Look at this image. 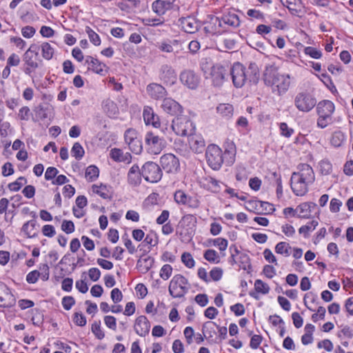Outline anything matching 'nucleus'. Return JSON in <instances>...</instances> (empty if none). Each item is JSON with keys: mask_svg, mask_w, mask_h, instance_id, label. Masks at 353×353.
I'll return each instance as SVG.
<instances>
[{"mask_svg": "<svg viewBox=\"0 0 353 353\" xmlns=\"http://www.w3.org/2000/svg\"><path fill=\"white\" fill-rule=\"evenodd\" d=\"M296 171L292 172L290 178V186L296 196H303L308 191V186L315 181V174L312 168L307 163H300Z\"/></svg>", "mask_w": 353, "mask_h": 353, "instance_id": "f257e3e1", "label": "nucleus"}, {"mask_svg": "<svg viewBox=\"0 0 353 353\" xmlns=\"http://www.w3.org/2000/svg\"><path fill=\"white\" fill-rule=\"evenodd\" d=\"M263 81L278 95L285 93L290 85V76L281 74L277 68L272 65L266 67L263 73Z\"/></svg>", "mask_w": 353, "mask_h": 353, "instance_id": "f03ea898", "label": "nucleus"}, {"mask_svg": "<svg viewBox=\"0 0 353 353\" xmlns=\"http://www.w3.org/2000/svg\"><path fill=\"white\" fill-rule=\"evenodd\" d=\"M335 110L334 104L329 100H323L317 104L316 112L319 115L317 126L325 128L332 123V116Z\"/></svg>", "mask_w": 353, "mask_h": 353, "instance_id": "7ed1b4c3", "label": "nucleus"}, {"mask_svg": "<svg viewBox=\"0 0 353 353\" xmlns=\"http://www.w3.org/2000/svg\"><path fill=\"white\" fill-rule=\"evenodd\" d=\"M196 218L192 214L182 217L176 227V234L183 242L189 241L194 232Z\"/></svg>", "mask_w": 353, "mask_h": 353, "instance_id": "20e7f679", "label": "nucleus"}, {"mask_svg": "<svg viewBox=\"0 0 353 353\" xmlns=\"http://www.w3.org/2000/svg\"><path fill=\"white\" fill-rule=\"evenodd\" d=\"M188 279L181 274H176L171 279L168 291L173 298H182L189 290Z\"/></svg>", "mask_w": 353, "mask_h": 353, "instance_id": "39448f33", "label": "nucleus"}, {"mask_svg": "<svg viewBox=\"0 0 353 353\" xmlns=\"http://www.w3.org/2000/svg\"><path fill=\"white\" fill-rule=\"evenodd\" d=\"M172 129L176 135L184 137L191 135L195 126L189 117L179 115L172 120Z\"/></svg>", "mask_w": 353, "mask_h": 353, "instance_id": "423d86ee", "label": "nucleus"}, {"mask_svg": "<svg viewBox=\"0 0 353 353\" xmlns=\"http://www.w3.org/2000/svg\"><path fill=\"white\" fill-rule=\"evenodd\" d=\"M39 46L37 44H31L29 48L23 55L25 68L23 72L28 75H30L37 68H39L37 62L38 51Z\"/></svg>", "mask_w": 353, "mask_h": 353, "instance_id": "0eeeda50", "label": "nucleus"}, {"mask_svg": "<svg viewBox=\"0 0 353 353\" xmlns=\"http://www.w3.org/2000/svg\"><path fill=\"white\" fill-rule=\"evenodd\" d=\"M223 151L218 145L214 144L208 145L205 151L208 165L214 170H219L223 163Z\"/></svg>", "mask_w": 353, "mask_h": 353, "instance_id": "6e6552de", "label": "nucleus"}, {"mask_svg": "<svg viewBox=\"0 0 353 353\" xmlns=\"http://www.w3.org/2000/svg\"><path fill=\"white\" fill-rule=\"evenodd\" d=\"M145 141L148 146L150 152L158 154L165 148L166 141L163 136L153 132H148L145 134Z\"/></svg>", "mask_w": 353, "mask_h": 353, "instance_id": "1a4fd4ad", "label": "nucleus"}, {"mask_svg": "<svg viewBox=\"0 0 353 353\" xmlns=\"http://www.w3.org/2000/svg\"><path fill=\"white\" fill-rule=\"evenodd\" d=\"M316 105V99L307 92H299L294 98L295 107L303 112H310Z\"/></svg>", "mask_w": 353, "mask_h": 353, "instance_id": "9d476101", "label": "nucleus"}, {"mask_svg": "<svg viewBox=\"0 0 353 353\" xmlns=\"http://www.w3.org/2000/svg\"><path fill=\"white\" fill-rule=\"evenodd\" d=\"M141 174L145 181L150 183H157L162 177V171L156 163L148 161L142 166Z\"/></svg>", "mask_w": 353, "mask_h": 353, "instance_id": "9b49d317", "label": "nucleus"}, {"mask_svg": "<svg viewBox=\"0 0 353 353\" xmlns=\"http://www.w3.org/2000/svg\"><path fill=\"white\" fill-rule=\"evenodd\" d=\"M227 74V68L220 63H216L211 67L209 77L207 76L206 78H210L214 86L219 87L223 83Z\"/></svg>", "mask_w": 353, "mask_h": 353, "instance_id": "f8f14e48", "label": "nucleus"}, {"mask_svg": "<svg viewBox=\"0 0 353 353\" xmlns=\"http://www.w3.org/2000/svg\"><path fill=\"white\" fill-rule=\"evenodd\" d=\"M230 75L236 88H241L247 81L245 68L239 62L234 63L230 69Z\"/></svg>", "mask_w": 353, "mask_h": 353, "instance_id": "ddd939ff", "label": "nucleus"}, {"mask_svg": "<svg viewBox=\"0 0 353 353\" xmlns=\"http://www.w3.org/2000/svg\"><path fill=\"white\" fill-rule=\"evenodd\" d=\"M124 139L125 143L133 153L139 154L142 151V143L137 130L132 128L128 129L125 132Z\"/></svg>", "mask_w": 353, "mask_h": 353, "instance_id": "4468645a", "label": "nucleus"}, {"mask_svg": "<svg viewBox=\"0 0 353 353\" xmlns=\"http://www.w3.org/2000/svg\"><path fill=\"white\" fill-rule=\"evenodd\" d=\"M174 199L177 204L187 205L192 209H196L200 206V201L197 196H191L181 190L175 192Z\"/></svg>", "mask_w": 353, "mask_h": 353, "instance_id": "2eb2a0df", "label": "nucleus"}, {"mask_svg": "<svg viewBox=\"0 0 353 353\" xmlns=\"http://www.w3.org/2000/svg\"><path fill=\"white\" fill-rule=\"evenodd\" d=\"M162 168L168 173H175L180 168L178 158L171 153L163 154L160 159Z\"/></svg>", "mask_w": 353, "mask_h": 353, "instance_id": "dca6fc26", "label": "nucleus"}, {"mask_svg": "<svg viewBox=\"0 0 353 353\" xmlns=\"http://www.w3.org/2000/svg\"><path fill=\"white\" fill-rule=\"evenodd\" d=\"M180 81L188 88L195 89L200 81L199 76L191 70H185L180 74Z\"/></svg>", "mask_w": 353, "mask_h": 353, "instance_id": "f3484780", "label": "nucleus"}, {"mask_svg": "<svg viewBox=\"0 0 353 353\" xmlns=\"http://www.w3.org/2000/svg\"><path fill=\"white\" fill-rule=\"evenodd\" d=\"M161 107L165 113L170 115H176L182 111L181 105L172 98L163 99Z\"/></svg>", "mask_w": 353, "mask_h": 353, "instance_id": "a211bd4d", "label": "nucleus"}, {"mask_svg": "<svg viewBox=\"0 0 353 353\" xmlns=\"http://www.w3.org/2000/svg\"><path fill=\"white\" fill-rule=\"evenodd\" d=\"M160 78L166 85H172L176 80L174 70L168 65H163L160 70Z\"/></svg>", "mask_w": 353, "mask_h": 353, "instance_id": "6ab92c4d", "label": "nucleus"}, {"mask_svg": "<svg viewBox=\"0 0 353 353\" xmlns=\"http://www.w3.org/2000/svg\"><path fill=\"white\" fill-rule=\"evenodd\" d=\"M179 26L181 28L188 33L196 32L199 27V23L197 20L192 17H181L179 19Z\"/></svg>", "mask_w": 353, "mask_h": 353, "instance_id": "aec40b11", "label": "nucleus"}, {"mask_svg": "<svg viewBox=\"0 0 353 353\" xmlns=\"http://www.w3.org/2000/svg\"><path fill=\"white\" fill-rule=\"evenodd\" d=\"M188 143L190 149L195 153H202L205 148V142L200 134L189 135Z\"/></svg>", "mask_w": 353, "mask_h": 353, "instance_id": "412c9836", "label": "nucleus"}, {"mask_svg": "<svg viewBox=\"0 0 353 353\" xmlns=\"http://www.w3.org/2000/svg\"><path fill=\"white\" fill-rule=\"evenodd\" d=\"M32 217L36 218V214L34 212H31ZM21 232L28 238H34L38 235V228H37V221L35 219H32L26 222L22 228Z\"/></svg>", "mask_w": 353, "mask_h": 353, "instance_id": "4be33fe9", "label": "nucleus"}, {"mask_svg": "<svg viewBox=\"0 0 353 353\" xmlns=\"http://www.w3.org/2000/svg\"><path fill=\"white\" fill-rule=\"evenodd\" d=\"M134 330L141 336H145L150 332V324L145 316H139L135 321Z\"/></svg>", "mask_w": 353, "mask_h": 353, "instance_id": "5701e85b", "label": "nucleus"}, {"mask_svg": "<svg viewBox=\"0 0 353 353\" xmlns=\"http://www.w3.org/2000/svg\"><path fill=\"white\" fill-rule=\"evenodd\" d=\"M143 120L146 125H152L157 128L160 127V120L159 116L154 113L151 107L145 106L143 112Z\"/></svg>", "mask_w": 353, "mask_h": 353, "instance_id": "b1692460", "label": "nucleus"}, {"mask_svg": "<svg viewBox=\"0 0 353 353\" xmlns=\"http://www.w3.org/2000/svg\"><path fill=\"white\" fill-rule=\"evenodd\" d=\"M146 91L151 98L156 100L162 99L167 94L165 88L155 83H150L146 88Z\"/></svg>", "mask_w": 353, "mask_h": 353, "instance_id": "393cba45", "label": "nucleus"}, {"mask_svg": "<svg viewBox=\"0 0 353 353\" xmlns=\"http://www.w3.org/2000/svg\"><path fill=\"white\" fill-rule=\"evenodd\" d=\"M141 170L137 165L134 164L128 173V182L132 186H138L141 182Z\"/></svg>", "mask_w": 353, "mask_h": 353, "instance_id": "a878e982", "label": "nucleus"}, {"mask_svg": "<svg viewBox=\"0 0 353 353\" xmlns=\"http://www.w3.org/2000/svg\"><path fill=\"white\" fill-rule=\"evenodd\" d=\"M85 62L89 65V69L92 70L94 72L103 75L107 71L105 64L99 61L91 56H88Z\"/></svg>", "mask_w": 353, "mask_h": 353, "instance_id": "bb28decb", "label": "nucleus"}, {"mask_svg": "<svg viewBox=\"0 0 353 353\" xmlns=\"http://www.w3.org/2000/svg\"><path fill=\"white\" fill-rule=\"evenodd\" d=\"M110 155L112 159L117 162L130 163L132 161V155L129 152L123 153L119 148L112 149Z\"/></svg>", "mask_w": 353, "mask_h": 353, "instance_id": "cd10ccee", "label": "nucleus"}, {"mask_svg": "<svg viewBox=\"0 0 353 353\" xmlns=\"http://www.w3.org/2000/svg\"><path fill=\"white\" fill-rule=\"evenodd\" d=\"M103 109L105 114L110 118L116 117L119 114V108L116 103L110 99L103 101Z\"/></svg>", "mask_w": 353, "mask_h": 353, "instance_id": "c85d7f7f", "label": "nucleus"}, {"mask_svg": "<svg viewBox=\"0 0 353 353\" xmlns=\"http://www.w3.org/2000/svg\"><path fill=\"white\" fill-rule=\"evenodd\" d=\"M254 290H255V292H250L249 294L250 296L258 300L259 299V297L257 295V293L266 294L270 291V287L267 283H264L263 281H261L260 279H257L255 281V283H254Z\"/></svg>", "mask_w": 353, "mask_h": 353, "instance_id": "c756f323", "label": "nucleus"}, {"mask_svg": "<svg viewBox=\"0 0 353 353\" xmlns=\"http://www.w3.org/2000/svg\"><path fill=\"white\" fill-rule=\"evenodd\" d=\"M280 1L293 14L300 12L303 7L301 0H280Z\"/></svg>", "mask_w": 353, "mask_h": 353, "instance_id": "7c9ffc66", "label": "nucleus"}, {"mask_svg": "<svg viewBox=\"0 0 353 353\" xmlns=\"http://www.w3.org/2000/svg\"><path fill=\"white\" fill-rule=\"evenodd\" d=\"M172 8L170 2L165 1L163 0H156L152 3V10L158 15H163L165 12Z\"/></svg>", "mask_w": 353, "mask_h": 353, "instance_id": "2f4dec72", "label": "nucleus"}, {"mask_svg": "<svg viewBox=\"0 0 353 353\" xmlns=\"http://www.w3.org/2000/svg\"><path fill=\"white\" fill-rule=\"evenodd\" d=\"M247 80L256 84L259 79V70L256 63H250L248 68L245 69Z\"/></svg>", "mask_w": 353, "mask_h": 353, "instance_id": "473e14b6", "label": "nucleus"}, {"mask_svg": "<svg viewBox=\"0 0 353 353\" xmlns=\"http://www.w3.org/2000/svg\"><path fill=\"white\" fill-rule=\"evenodd\" d=\"M316 206V203L313 202L303 203L300 204L296 211L299 212L298 217L299 218H309L310 216L311 208H314Z\"/></svg>", "mask_w": 353, "mask_h": 353, "instance_id": "72a5a7b5", "label": "nucleus"}, {"mask_svg": "<svg viewBox=\"0 0 353 353\" xmlns=\"http://www.w3.org/2000/svg\"><path fill=\"white\" fill-rule=\"evenodd\" d=\"M154 261L150 256H142L138 260L137 266L143 272H147L152 267Z\"/></svg>", "mask_w": 353, "mask_h": 353, "instance_id": "f704fd0d", "label": "nucleus"}, {"mask_svg": "<svg viewBox=\"0 0 353 353\" xmlns=\"http://www.w3.org/2000/svg\"><path fill=\"white\" fill-rule=\"evenodd\" d=\"M216 24L219 26H221V21L216 17H212L210 19V21L205 23L204 27V30L206 33L210 34H215L218 32V28Z\"/></svg>", "mask_w": 353, "mask_h": 353, "instance_id": "c9c22d12", "label": "nucleus"}, {"mask_svg": "<svg viewBox=\"0 0 353 353\" xmlns=\"http://www.w3.org/2000/svg\"><path fill=\"white\" fill-rule=\"evenodd\" d=\"M216 111L223 117L229 119L233 115L234 108L230 103H221L217 106Z\"/></svg>", "mask_w": 353, "mask_h": 353, "instance_id": "e433bc0d", "label": "nucleus"}, {"mask_svg": "<svg viewBox=\"0 0 353 353\" xmlns=\"http://www.w3.org/2000/svg\"><path fill=\"white\" fill-rule=\"evenodd\" d=\"M221 23L227 24L232 27H238L240 25V20L236 14L228 13L222 17Z\"/></svg>", "mask_w": 353, "mask_h": 353, "instance_id": "4c0bfd02", "label": "nucleus"}, {"mask_svg": "<svg viewBox=\"0 0 353 353\" xmlns=\"http://www.w3.org/2000/svg\"><path fill=\"white\" fill-rule=\"evenodd\" d=\"M92 189L94 193L99 195L103 199H107L111 198V194L109 188L105 185L101 184L100 185H93Z\"/></svg>", "mask_w": 353, "mask_h": 353, "instance_id": "58836bf2", "label": "nucleus"}, {"mask_svg": "<svg viewBox=\"0 0 353 353\" xmlns=\"http://www.w3.org/2000/svg\"><path fill=\"white\" fill-rule=\"evenodd\" d=\"M39 49H41L43 58L46 60H50L53 57L54 49L50 43H42Z\"/></svg>", "mask_w": 353, "mask_h": 353, "instance_id": "ea45409f", "label": "nucleus"}, {"mask_svg": "<svg viewBox=\"0 0 353 353\" xmlns=\"http://www.w3.org/2000/svg\"><path fill=\"white\" fill-rule=\"evenodd\" d=\"M292 247L288 243L282 241L278 243L275 246V252L279 254H284L289 256L291 254Z\"/></svg>", "mask_w": 353, "mask_h": 353, "instance_id": "a19ab883", "label": "nucleus"}, {"mask_svg": "<svg viewBox=\"0 0 353 353\" xmlns=\"http://www.w3.org/2000/svg\"><path fill=\"white\" fill-rule=\"evenodd\" d=\"M159 243V237L156 232L153 231H150L149 233L146 234L143 243L146 244L150 246V248L152 247L156 246Z\"/></svg>", "mask_w": 353, "mask_h": 353, "instance_id": "79ce46f5", "label": "nucleus"}, {"mask_svg": "<svg viewBox=\"0 0 353 353\" xmlns=\"http://www.w3.org/2000/svg\"><path fill=\"white\" fill-rule=\"evenodd\" d=\"M71 154L76 159L80 160L83 157L85 151L81 145L77 142L74 143L71 149Z\"/></svg>", "mask_w": 353, "mask_h": 353, "instance_id": "37998d69", "label": "nucleus"}, {"mask_svg": "<svg viewBox=\"0 0 353 353\" xmlns=\"http://www.w3.org/2000/svg\"><path fill=\"white\" fill-rule=\"evenodd\" d=\"M203 257L210 263H218L220 261L219 256L214 250H207L203 254Z\"/></svg>", "mask_w": 353, "mask_h": 353, "instance_id": "c03bdc74", "label": "nucleus"}, {"mask_svg": "<svg viewBox=\"0 0 353 353\" xmlns=\"http://www.w3.org/2000/svg\"><path fill=\"white\" fill-rule=\"evenodd\" d=\"M319 223L317 221L313 220L311 222L307 223L306 225L301 226L299 229L300 234H303L305 237L307 236V233L310 231L315 230Z\"/></svg>", "mask_w": 353, "mask_h": 353, "instance_id": "a18cd8bd", "label": "nucleus"}, {"mask_svg": "<svg viewBox=\"0 0 353 353\" xmlns=\"http://www.w3.org/2000/svg\"><path fill=\"white\" fill-rule=\"evenodd\" d=\"M99 170L95 165H90L85 170V177L90 181L95 180L99 176Z\"/></svg>", "mask_w": 353, "mask_h": 353, "instance_id": "49530a36", "label": "nucleus"}, {"mask_svg": "<svg viewBox=\"0 0 353 353\" xmlns=\"http://www.w3.org/2000/svg\"><path fill=\"white\" fill-rule=\"evenodd\" d=\"M27 183V180L23 176L19 177L14 182L8 184V188L10 191H19L23 184Z\"/></svg>", "mask_w": 353, "mask_h": 353, "instance_id": "de8ad7c7", "label": "nucleus"}, {"mask_svg": "<svg viewBox=\"0 0 353 353\" xmlns=\"http://www.w3.org/2000/svg\"><path fill=\"white\" fill-rule=\"evenodd\" d=\"M91 330H92V333L94 334V336L98 339L101 340V339H103L104 338L105 334H104L103 331L101 328V322H100V321H94L92 324Z\"/></svg>", "mask_w": 353, "mask_h": 353, "instance_id": "09e8293b", "label": "nucleus"}, {"mask_svg": "<svg viewBox=\"0 0 353 353\" xmlns=\"http://www.w3.org/2000/svg\"><path fill=\"white\" fill-rule=\"evenodd\" d=\"M320 172L323 175H328L332 172V165L327 160H322L319 163Z\"/></svg>", "mask_w": 353, "mask_h": 353, "instance_id": "8fccbe9b", "label": "nucleus"}, {"mask_svg": "<svg viewBox=\"0 0 353 353\" xmlns=\"http://www.w3.org/2000/svg\"><path fill=\"white\" fill-rule=\"evenodd\" d=\"M85 32L88 35L90 41L94 46H99L101 43V39L98 34H97L90 27L87 26L85 29Z\"/></svg>", "mask_w": 353, "mask_h": 353, "instance_id": "3c124183", "label": "nucleus"}, {"mask_svg": "<svg viewBox=\"0 0 353 353\" xmlns=\"http://www.w3.org/2000/svg\"><path fill=\"white\" fill-rule=\"evenodd\" d=\"M172 273V266L169 264H165L161 268L159 275L162 279L166 281L171 276Z\"/></svg>", "mask_w": 353, "mask_h": 353, "instance_id": "603ef678", "label": "nucleus"}, {"mask_svg": "<svg viewBox=\"0 0 353 353\" xmlns=\"http://www.w3.org/2000/svg\"><path fill=\"white\" fill-rule=\"evenodd\" d=\"M181 261L183 264L188 268H192L194 266V260L192 256L188 252H184L182 254Z\"/></svg>", "mask_w": 353, "mask_h": 353, "instance_id": "864d4df0", "label": "nucleus"}, {"mask_svg": "<svg viewBox=\"0 0 353 353\" xmlns=\"http://www.w3.org/2000/svg\"><path fill=\"white\" fill-rule=\"evenodd\" d=\"M344 139V136L341 132H335L331 138V143L334 147H339Z\"/></svg>", "mask_w": 353, "mask_h": 353, "instance_id": "5fc2aeb1", "label": "nucleus"}, {"mask_svg": "<svg viewBox=\"0 0 353 353\" xmlns=\"http://www.w3.org/2000/svg\"><path fill=\"white\" fill-rule=\"evenodd\" d=\"M304 52L312 58L316 59H320L322 56V53L320 50L310 46L305 47L304 49Z\"/></svg>", "mask_w": 353, "mask_h": 353, "instance_id": "6e6d98bb", "label": "nucleus"}, {"mask_svg": "<svg viewBox=\"0 0 353 353\" xmlns=\"http://www.w3.org/2000/svg\"><path fill=\"white\" fill-rule=\"evenodd\" d=\"M73 322L77 325L83 327L86 324L85 316L81 312H75L73 316Z\"/></svg>", "mask_w": 353, "mask_h": 353, "instance_id": "4d7b16f0", "label": "nucleus"}, {"mask_svg": "<svg viewBox=\"0 0 353 353\" xmlns=\"http://www.w3.org/2000/svg\"><path fill=\"white\" fill-rule=\"evenodd\" d=\"M61 303L65 310H69L75 304V300L72 296H67L62 299Z\"/></svg>", "mask_w": 353, "mask_h": 353, "instance_id": "13d9d810", "label": "nucleus"}, {"mask_svg": "<svg viewBox=\"0 0 353 353\" xmlns=\"http://www.w3.org/2000/svg\"><path fill=\"white\" fill-rule=\"evenodd\" d=\"M214 246H217L220 251H225L228 247V240L224 238H217L213 240Z\"/></svg>", "mask_w": 353, "mask_h": 353, "instance_id": "bf43d9fd", "label": "nucleus"}, {"mask_svg": "<svg viewBox=\"0 0 353 353\" xmlns=\"http://www.w3.org/2000/svg\"><path fill=\"white\" fill-rule=\"evenodd\" d=\"M40 276L43 281H47L50 276V269L47 263H43L39 265Z\"/></svg>", "mask_w": 353, "mask_h": 353, "instance_id": "052dcab7", "label": "nucleus"}, {"mask_svg": "<svg viewBox=\"0 0 353 353\" xmlns=\"http://www.w3.org/2000/svg\"><path fill=\"white\" fill-rule=\"evenodd\" d=\"M104 323L105 325L112 330H117V320L113 316H105L104 317Z\"/></svg>", "mask_w": 353, "mask_h": 353, "instance_id": "680f3d73", "label": "nucleus"}, {"mask_svg": "<svg viewBox=\"0 0 353 353\" xmlns=\"http://www.w3.org/2000/svg\"><path fill=\"white\" fill-rule=\"evenodd\" d=\"M280 130L281 135L285 137H290L294 132V130L288 127L286 123H280Z\"/></svg>", "mask_w": 353, "mask_h": 353, "instance_id": "e2e57ef3", "label": "nucleus"}, {"mask_svg": "<svg viewBox=\"0 0 353 353\" xmlns=\"http://www.w3.org/2000/svg\"><path fill=\"white\" fill-rule=\"evenodd\" d=\"M61 229L65 233L70 234L74 231V225L71 221L64 220L61 224Z\"/></svg>", "mask_w": 353, "mask_h": 353, "instance_id": "0e129e2a", "label": "nucleus"}, {"mask_svg": "<svg viewBox=\"0 0 353 353\" xmlns=\"http://www.w3.org/2000/svg\"><path fill=\"white\" fill-rule=\"evenodd\" d=\"M263 254L265 259L267 261H268L269 263H274L275 265H278L277 260H276L275 256L273 254V253L272 252V251L270 249H268V248L265 249Z\"/></svg>", "mask_w": 353, "mask_h": 353, "instance_id": "69168bd1", "label": "nucleus"}, {"mask_svg": "<svg viewBox=\"0 0 353 353\" xmlns=\"http://www.w3.org/2000/svg\"><path fill=\"white\" fill-rule=\"evenodd\" d=\"M39 276H41L39 271H31L26 276V281L28 283H35L38 281Z\"/></svg>", "mask_w": 353, "mask_h": 353, "instance_id": "338daca9", "label": "nucleus"}, {"mask_svg": "<svg viewBox=\"0 0 353 353\" xmlns=\"http://www.w3.org/2000/svg\"><path fill=\"white\" fill-rule=\"evenodd\" d=\"M110 296L114 303L120 302L123 299L122 292L119 288H114L111 292Z\"/></svg>", "mask_w": 353, "mask_h": 353, "instance_id": "774afa93", "label": "nucleus"}]
</instances>
